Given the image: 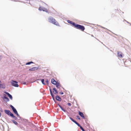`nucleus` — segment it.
Returning <instances> with one entry per match:
<instances>
[{
  "instance_id": "nucleus-1",
  "label": "nucleus",
  "mask_w": 131,
  "mask_h": 131,
  "mask_svg": "<svg viewBox=\"0 0 131 131\" xmlns=\"http://www.w3.org/2000/svg\"><path fill=\"white\" fill-rule=\"evenodd\" d=\"M67 21L68 23L71 24L77 29H81L83 31H84L85 29L84 27L83 26L78 24H76L74 22L69 20H68Z\"/></svg>"
},
{
  "instance_id": "nucleus-2",
  "label": "nucleus",
  "mask_w": 131,
  "mask_h": 131,
  "mask_svg": "<svg viewBox=\"0 0 131 131\" xmlns=\"http://www.w3.org/2000/svg\"><path fill=\"white\" fill-rule=\"evenodd\" d=\"M48 20L49 22L50 23H52L57 26H59L58 23L51 16L49 17L48 18Z\"/></svg>"
},
{
  "instance_id": "nucleus-3",
  "label": "nucleus",
  "mask_w": 131,
  "mask_h": 131,
  "mask_svg": "<svg viewBox=\"0 0 131 131\" xmlns=\"http://www.w3.org/2000/svg\"><path fill=\"white\" fill-rule=\"evenodd\" d=\"M18 82L16 81L12 80L11 82L12 85L14 86L15 87H18L19 85L18 84Z\"/></svg>"
},
{
  "instance_id": "nucleus-4",
  "label": "nucleus",
  "mask_w": 131,
  "mask_h": 131,
  "mask_svg": "<svg viewBox=\"0 0 131 131\" xmlns=\"http://www.w3.org/2000/svg\"><path fill=\"white\" fill-rule=\"evenodd\" d=\"M3 97H2V98L4 101H5L6 102H8L9 101V98L6 96V95L4 94Z\"/></svg>"
},
{
  "instance_id": "nucleus-5",
  "label": "nucleus",
  "mask_w": 131,
  "mask_h": 131,
  "mask_svg": "<svg viewBox=\"0 0 131 131\" xmlns=\"http://www.w3.org/2000/svg\"><path fill=\"white\" fill-rule=\"evenodd\" d=\"M4 111L5 113L6 114H7L8 115L10 116H11L13 114V113H11L10 111L8 110H5Z\"/></svg>"
},
{
  "instance_id": "nucleus-6",
  "label": "nucleus",
  "mask_w": 131,
  "mask_h": 131,
  "mask_svg": "<svg viewBox=\"0 0 131 131\" xmlns=\"http://www.w3.org/2000/svg\"><path fill=\"white\" fill-rule=\"evenodd\" d=\"M39 10H42L45 11L47 13L48 12V10L46 8L40 6L39 8Z\"/></svg>"
},
{
  "instance_id": "nucleus-7",
  "label": "nucleus",
  "mask_w": 131,
  "mask_h": 131,
  "mask_svg": "<svg viewBox=\"0 0 131 131\" xmlns=\"http://www.w3.org/2000/svg\"><path fill=\"white\" fill-rule=\"evenodd\" d=\"M4 93L8 96L11 100H12L13 97L8 92L6 91H5Z\"/></svg>"
},
{
  "instance_id": "nucleus-8",
  "label": "nucleus",
  "mask_w": 131,
  "mask_h": 131,
  "mask_svg": "<svg viewBox=\"0 0 131 131\" xmlns=\"http://www.w3.org/2000/svg\"><path fill=\"white\" fill-rule=\"evenodd\" d=\"M10 107L12 108L13 112L14 113H15V112H16V111H17L16 109L12 105H10Z\"/></svg>"
},
{
  "instance_id": "nucleus-9",
  "label": "nucleus",
  "mask_w": 131,
  "mask_h": 131,
  "mask_svg": "<svg viewBox=\"0 0 131 131\" xmlns=\"http://www.w3.org/2000/svg\"><path fill=\"white\" fill-rule=\"evenodd\" d=\"M79 114L80 116L82 117L84 119L85 117L83 113L82 112H80V111H79Z\"/></svg>"
},
{
  "instance_id": "nucleus-10",
  "label": "nucleus",
  "mask_w": 131,
  "mask_h": 131,
  "mask_svg": "<svg viewBox=\"0 0 131 131\" xmlns=\"http://www.w3.org/2000/svg\"><path fill=\"white\" fill-rule=\"evenodd\" d=\"M56 100L58 101H61V98L58 95H57L56 96Z\"/></svg>"
},
{
  "instance_id": "nucleus-11",
  "label": "nucleus",
  "mask_w": 131,
  "mask_h": 131,
  "mask_svg": "<svg viewBox=\"0 0 131 131\" xmlns=\"http://www.w3.org/2000/svg\"><path fill=\"white\" fill-rule=\"evenodd\" d=\"M70 118L72 121L74 122L77 125H78L79 124V123H78L77 122L75 121L74 120L73 118H72L71 117H70Z\"/></svg>"
},
{
  "instance_id": "nucleus-12",
  "label": "nucleus",
  "mask_w": 131,
  "mask_h": 131,
  "mask_svg": "<svg viewBox=\"0 0 131 131\" xmlns=\"http://www.w3.org/2000/svg\"><path fill=\"white\" fill-rule=\"evenodd\" d=\"M51 83L54 85H56L57 83L56 81L53 79H52L51 80Z\"/></svg>"
},
{
  "instance_id": "nucleus-13",
  "label": "nucleus",
  "mask_w": 131,
  "mask_h": 131,
  "mask_svg": "<svg viewBox=\"0 0 131 131\" xmlns=\"http://www.w3.org/2000/svg\"><path fill=\"white\" fill-rule=\"evenodd\" d=\"M38 69L36 67H34L31 68L29 70L30 71H34L37 70Z\"/></svg>"
},
{
  "instance_id": "nucleus-14",
  "label": "nucleus",
  "mask_w": 131,
  "mask_h": 131,
  "mask_svg": "<svg viewBox=\"0 0 131 131\" xmlns=\"http://www.w3.org/2000/svg\"><path fill=\"white\" fill-rule=\"evenodd\" d=\"M57 105H58L59 106V107L61 109L62 111H63L64 112H66V110L63 109L62 107L59 104H57Z\"/></svg>"
},
{
  "instance_id": "nucleus-15",
  "label": "nucleus",
  "mask_w": 131,
  "mask_h": 131,
  "mask_svg": "<svg viewBox=\"0 0 131 131\" xmlns=\"http://www.w3.org/2000/svg\"><path fill=\"white\" fill-rule=\"evenodd\" d=\"M53 92L55 94H58V92L57 91V90L55 88H53Z\"/></svg>"
},
{
  "instance_id": "nucleus-16",
  "label": "nucleus",
  "mask_w": 131,
  "mask_h": 131,
  "mask_svg": "<svg viewBox=\"0 0 131 131\" xmlns=\"http://www.w3.org/2000/svg\"><path fill=\"white\" fill-rule=\"evenodd\" d=\"M82 131H85L83 128L79 124L78 125Z\"/></svg>"
},
{
  "instance_id": "nucleus-17",
  "label": "nucleus",
  "mask_w": 131,
  "mask_h": 131,
  "mask_svg": "<svg viewBox=\"0 0 131 131\" xmlns=\"http://www.w3.org/2000/svg\"><path fill=\"white\" fill-rule=\"evenodd\" d=\"M12 121L15 124V125H18V124L17 123L15 120H12Z\"/></svg>"
},
{
  "instance_id": "nucleus-18",
  "label": "nucleus",
  "mask_w": 131,
  "mask_h": 131,
  "mask_svg": "<svg viewBox=\"0 0 131 131\" xmlns=\"http://www.w3.org/2000/svg\"><path fill=\"white\" fill-rule=\"evenodd\" d=\"M11 116L13 117L14 119L15 120H17V118L13 114Z\"/></svg>"
},
{
  "instance_id": "nucleus-19",
  "label": "nucleus",
  "mask_w": 131,
  "mask_h": 131,
  "mask_svg": "<svg viewBox=\"0 0 131 131\" xmlns=\"http://www.w3.org/2000/svg\"><path fill=\"white\" fill-rule=\"evenodd\" d=\"M0 88H2L3 89H4L5 88V85L4 84H2L1 86L0 87Z\"/></svg>"
},
{
  "instance_id": "nucleus-20",
  "label": "nucleus",
  "mask_w": 131,
  "mask_h": 131,
  "mask_svg": "<svg viewBox=\"0 0 131 131\" xmlns=\"http://www.w3.org/2000/svg\"><path fill=\"white\" fill-rule=\"evenodd\" d=\"M60 83L59 82H57L56 83V84L55 85H56V87L57 88H59V87Z\"/></svg>"
},
{
  "instance_id": "nucleus-21",
  "label": "nucleus",
  "mask_w": 131,
  "mask_h": 131,
  "mask_svg": "<svg viewBox=\"0 0 131 131\" xmlns=\"http://www.w3.org/2000/svg\"><path fill=\"white\" fill-rule=\"evenodd\" d=\"M117 56L118 57H121V58H122V54H120V53L118 52L117 53Z\"/></svg>"
},
{
  "instance_id": "nucleus-22",
  "label": "nucleus",
  "mask_w": 131,
  "mask_h": 131,
  "mask_svg": "<svg viewBox=\"0 0 131 131\" xmlns=\"http://www.w3.org/2000/svg\"><path fill=\"white\" fill-rule=\"evenodd\" d=\"M34 62L32 61H30L26 63V65H29L31 63H33Z\"/></svg>"
},
{
  "instance_id": "nucleus-23",
  "label": "nucleus",
  "mask_w": 131,
  "mask_h": 131,
  "mask_svg": "<svg viewBox=\"0 0 131 131\" xmlns=\"http://www.w3.org/2000/svg\"><path fill=\"white\" fill-rule=\"evenodd\" d=\"M41 82L43 85H45V84L44 82V80L43 79H42L41 80Z\"/></svg>"
},
{
  "instance_id": "nucleus-24",
  "label": "nucleus",
  "mask_w": 131,
  "mask_h": 131,
  "mask_svg": "<svg viewBox=\"0 0 131 131\" xmlns=\"http://www.w3.org/2000/svg\"><path fill=\"white\" fill-rule=\"evenodd\" d=\"M14 113L18 117V118H20V117L19 116V115L18 114L17 111Z\"/></svg>"
},
{
  "instance_id": "nucleus-25",
  "label": "nucleus",
  "mask_w": 131,
  "mask_h": 131,
  "mask_svg": "<svg viewBox=\"0 0 131 131\" xmlns=\"http://www.w3.org/2000/svg\"><path fill=\"white\" fill-rule=\"evenodd\" d=\"M49 90H50V93L51 95L53 94L52 92V91L51 89V88Z\"/></svg>"
},
{
  "instance_id": "nucleus-26",
  "label": "nucleus",
  "mask_w": 131,
  "mask_h": 131,
  "mask_svg": "<svg viewBox=\"0 0 131 131\" xmlns=\"http://www.w3.org/2000/svg\"><path fill=\"white\" fill-rule=\"evenodd\" d=\"M51 95V96L52 97V99L53 100H54V101H55V99L54 97V95H53V94Z\"/></svg>"
},
{
  "instance_id": "nucleus-27",
  "label": "nucleus",
  "mask_w": 131,
  "mask_h": 131,
  "mask_svg": "<svg viewBox=\"0 0 131 131\" xmlns=\"http://www.w3.org/2000/svg\"><path fill=\"white\" fill-rule=\"evenodd\" d=\"M19 127L22 130H24L25 129V128L24 127L21 126L20 125V126Z\"/></svg>"
},
{
  "instance_id": "nucleus-28",
  "label": "nucleus",
  "mask_w": 131,
  "mask_h": 131,
  "mask_svg": "<svg viewBox=\"0 0 131 131\" xmlns=\"http://www.w3.org/2000/svg\"><path fill=\"white\" fill-rule=\"evenodd\" d=\"M102 27V28L104 29H106V30H109V31H111L110 30H109L108 29H107V28L104 27Z\"/></svg>"
},
{
  "instance_id": "nucleus-29",
  "label": "nucleus",
  "mask_w": 131,
  "mask_h": 131,
  "mask_svg": "<svg viewBox=\"0 0 131 131\" xmlns=\"http://www.w3.org/2000/svg\"><path fill=\"white\" fill-rule=\"evenodd\" d=\"M46 82L48 84H49V81L48 80H47L46 81Z\"/></svg>"
},
{
  "instance_id": "nucleus-30",
  "label": "nucleus",
  "mask_w": 131,
  "mask_h": 131,
  "mask_svg": "<svg viewBox=\"0 0 131 131\" xmlns=\"http://www.w3.org/2000/svg\"><path fill=\"white\" fill-rule=\"evenodd\" d=\"M77 118L78 119H79V120H80V118L79 116H77Z\"/></svg>"
},
{
  "instance_id": "nucleus-31",
  "label": "nucleus",
  "mask_w": 131,
  "mask_h": 131,
  "mask_svg": "<svg viewBox=\"0 0 131 131\" xmlns=\"http://www.w3.org/2000/svg\"><path fill=\"white\" fill-rule=\"evenodd\" d=\"M60 94H61V95H62L63 94V93L62 92H60Z\"/></svg>"
},
{
  "instance_id": "nucleus-32",
  "label": "nucleus",
  "mask_w": 131,
  "mask_h": 131,
  "mask_svg": "<svg viewBox=\"0 0 131 131\" xmlns=\"http://www.w3.org/2000/svg\"><path fill=\"white\" fill-rule=\"evenodd\" d=\"M69 106H71V104L70 103H68V104H67Z\"/></svg>"
},
{
  "instance_id": "nucleus-33",
  "label": "nucleus",
  "mask_w": 131,
  "mask_h": 131,
  "mask_svg": "<svg viewBox=\"0 0 131 131\" xmlns=\"http://www.w3.org/2000/svg\"><path fill=\"white\" fill-rule=\"evenodd\" d=\"M2 56L0 55V60L2 59Z\"/></svg>"
},
{
  "instance_id": "nucleus-34",
  "label": "nucleus",
  "mask_w": 131,
  "mask_h": 131,
  "mask_svg": "<svg viewBox=\"0 0 131 131\" xmlns=\"http://www.w3.org/2000/svg\"><path fill=\"white\" fill-rule=\"evenodd\" d=\"M23 84H25V85H26V82H24L23 83Z\"/></svg>"
},
{
  "instance_id": "nucleus-35",
  "label": "nucleus",
  "mask_w": 131,
  "mask_h": 131,
  "mask_svg": "<svg viewBox=\"0 0 131 131\" xmlns=\"http://www.w3.org/2000/svg\"><path fill=\"white\" fill-rule=\"evenodd\" d=\"M0 111L1 112H3V110H2V109H1V110H0Z\"/></svg>"
},
{
  "instance_id": "nucleus-36",
  "label": "nucleus",
  "mask_w": 131,
  "mask_h": 131,
  "mask_svg": "<svg viewBox=\"0 0 131 131\" xmlns=\"http://www.w3.org/2000/svg\"><path fill=\"white\" fill-rule=\"evenodd\" d=\"M54 102L55 103H57L56 101H55H55H54Z\"/></svg>"
},
{
  "instance_id": "nucleus-37",
  "label": "nucleus",
  "mask_w": 131,
  "mask_h": 131,
  "mask_svg": "<svg viewBox=\"0 0 131 131\" xmlns=\"http://www.w3.org/2000/svg\"><path fill=\"white\" fill-rule=\"evenodd\" d=\"M59 86L61 87V85H59Z\"/></svg>"
},
{
  "instance_id": "nucleus-38",
  "label": "nucleus",
  "mask_w": 131,
  "mask_h": 131,
  "mask_svg": "<svg viewBox=\"0 0 131 131\" xmlns=\"http://www.w3.org/2000/svg\"><path fill=\"white\" fill-rule=\"evenodd\" d=\"M127 23H128V21H127Z\"/></svg>"
},
{
  "instance_id": "nucleus-39",
  "label": "nucleus",
  "mask_w": 131,
  "mask_h": 131,
  "mask_svg": "<svg viewBox=\"0 0 131 131\" xmlns=\"http://www.w3.org/2000/svg\"><path fill=\"white\" fill-rule=\"evenodd\" d=\"M39 80V79H38V80Z\"/></svg>"
},
{
  "instance_id": "nucleus-40",
  "label": "nucleus",
  "mask_w": 131,
  "mask_h": 131,
  "mask_svg": "<svg viewBox=\"0 0 131 131\" xmlns=\"http://www.w3.org/2000/svg\"><path fill=\"white\" fill-rule=\"evenodd\" d=\"M40 131H43L42 130H41Z\"/></svg>"
}]
</instances>
